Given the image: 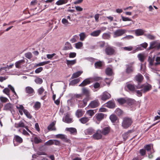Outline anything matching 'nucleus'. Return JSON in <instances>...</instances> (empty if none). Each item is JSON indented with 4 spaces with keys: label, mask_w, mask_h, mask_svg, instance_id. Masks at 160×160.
Returning <instances> with one entry per match:
<instances>
[{
    "label": "nucleus",
    "mask_w": 160,
    "mask_h": 160,
    "mask_svg": "<svg viewBox=\"0 0 160 160\" xmlns=\"http://www.w3.org/2000/svg\"><path fill=\"white\" fill-rule=\"evenodd\" d=\"M40 107L41 103L39 102H36L34 106V107L36 110L40 108Z\"/></svg>",
    "instance_id": "nucleus-57"
},
{
    "label": "nucleus",
    "mask_w": 160,
    "mask_h": 160,
    "mask_svg": "<svg viewBox=\"0 0 160 160\" xmlns=\"http://www.w3.org/2000/svg\"><path fill=\"white\" fill-rule=\"evenodd\" d=\"M110 119L112 122H115L118 119V118L114 114H112L110 116Z\"/></svg>",
    "instance_id": "nucleus-34"
},
{
    "label": "nucleus",
    "mask_w": 160,
    "mask_h": 160,
    "mask_svg": "<svg viewBox=\"0 0 160 160\" xmlns=\"http://www.w3.org/2000/svg\"><path fill=\"white\" fill-rule=\"evenodd\" d=\"M131 132V130H129L127 132L124 133L122 135V137L124 140H126L127 139L128 137V134Z\"/></svg>",
    "instance_id": "nucleus-45"
},
{
    "label": "nucleus",
    "mask_w": 160,
    "mask_h": 160,
    "mask_svg": "<svg viewBox=\"0 0 160 160\" xmlns=\"http://www.w3.org/2000/svg\"><path fill=\"white\" fill-rule=\"evenodd\" d=\"M54 144L53 140L50 139L44 143L45 145L50 146Z\"/></svg>",
    "instance_id": "nucleus-52"
},
{
    "label": "nucleus",
    "mask_w": 160,
    "mask_h": 160,
    "mask_svg": "<svg viewBox=\"0 0 160 160\" xmlns=\"http://www.w3.org/2000/svg\"><path fill=\"white\" fill-rule=\"evenodd\" d=\"M157 43V42L156 41L151 42L150 44V46L148 48V49L150 50L154 48H156Z\"/></svg>",
    "instance_id": "nucleus-31"
},
{
    "label": "nucleus",
    "mask_w": 160,
    "mask_h": 160,
    "mask_svg": "<svg viewBox=\"0 0 160 160\" xmlns=\"http://www.w3.org/2000/svg\"><path fill=\"white\" fill-rule=\"evenodd\" d=\"M25 57L29 59H30L32 57V53L30 52H28L25 54Z\"/></svg>",
    "instance_id": "nucleus-55"
},
{
    "label": "nucleus",
    "mask_w": 160,
    "mask_h": 160,
    "mask_svg": "<svg viewBox=\"0 0 160 160\" xmlns=\"http://www.w3.org/2000/svg\"><path fill=\"white\" fill-rule=\"evenodd\" d=\"M110 38V35L109 34L107 33H103L102 35V38L104 39H108Z\"/></svg>",
    "instance_id": "nucleus-46"
},
{
    "label": "nucleus",
    "mask_w": 160,
    "mask_h": 160,
    "mask_svg": "<svg viewBox=\"0 0 160 160\" xmlns=\"http://www.w3.org/2000/svg\"><path fill=\"white\" fill-rule=\"evenodd\" d=\"M25 92L30 96H32L34 93V89L32 87L29 86H28L26 88Z\"/></svg>",
    "instance_id": "nucleus-11"
},
{
    "label": "nucleus",
    "mask_w": 160,
    "mask_h": 160,
    "mask_svg": "<svg viewBox=\"0 0 160 160\" xmlns=\"http://www.w3.org/2000/svg\"><path fill=\"white\" fill-rule=\"evenodd\" d=\"M89 120V119L86 117H84L80 118L79 121L81 123L83 124H85L88 122Z\"/></svg>",
    "instance_id": "nucleus-32"
},
{
    "label": "nucleus",
    "mask_w": 160,
    "mask_h": 160,
    "mask_svg": "<svg viewBox=\"0 0 160 160\" xmlns=\"http://www.w3.org/2000/svg\"><path fill=\"white\" fill-rule=\"evenodd\" d=\"M105 52L107 55H112L114 53L115 50L112 47L108 46L105 48Z\"/></svg>",
    "instance_id": "nucleus-7"
},
{
    "label": "nucleus",
    "mask_w": 160,
    "mask_h": 160,
    "mask_svg": "<svg viewBox=\"0 0 160 160\" xmlns=\"http://www.w3.org/2000/svg\"><path fill=\"white\" fill-rule=\"evenodd\" d=\"M72 48L71 44L68 42H67L65 44V46L63 48L64 50L71 49Z\"/></svg>",
    "instance_id": "nucleus-19"
},
{
    "label": "nucleus",
    "mask_w": 160,
    "mask_h": 160,
    "mask_svg": "<svg viewBox=\"0 0 160 160\" xmlns=\"http://www.w3.org/2000/svg\"><path fill=\"white\" fill-rule=\"evenodd\" d=\"M110 129V127H105L100 131V132L104 135H106L109 133Z\"/></svg>",
    "instance_id": "nucleus-10"
},
{
    "label": "nucleus",
    "mask_w": 160,
    "mask_h": 160,
    "mask_svg": "<svg viewBox=\"0 0 160 160\" xmlns=\"http://www.w3.org/2000/svg\"><path fill=\"white\" fill-rule=\"evenodd\" d=\"M116 113L118 116H122L123 113V112L119 108H117L115 111Z\"/></svg>",
    "instance_id": "nucleus-43"
},
{
    "label": "nucleus",
    "mask_w": 160,
    "mask_h": 160,
    "mask_svg": "<svg viewBox=\"0 0 160 160\" xmlns=\"http://www.w3.org/2000/svg\"><path fill=\"white\" fill-rule=\"evenodd\" d=\"M156 61L157 62H156L154 63V65L155 66H157L158 65H160V57H157L156 59Z\"/></svg>",
    "instance_id": "nucleus-61"
},
{
    "label": "nucleus",
    "mask_w": 160,
    "mask_h": 160,
    "mask_svg": "<svg viewBox=\"0 0 160 160\" xmlns=\"http://www.w3.org/2000/svg\"><path fill=\"white\" fill-rule=\"evenodd\" d=\"M91 83V81L88 79L84 80L79 85V86L84 87L87 85Z\"/></svg>",
    "instance_id": "nucleus-20"
},
{
    "label": "nucleus",
    "mask_w": 160,
    "mask_h": 160,
    "mask_svg": "<svg viewBox=\"0 0 160 160\" xmlns=\"http://www.w3.org/2000/svg\"><path fill=\"white\" fill-rule=\"evenodd\" d=\"M92 136L93 138L95 139H100L102 137V135L101 134L97 132L94 134Z\"/></svg>",
    "instance_id": "nucleus-33"
},
{
    "label": "nucleus",
    "mask_w": 160,
    "mask_h": 160,
    "mask_svg": "<svg viewBox=\"0 0 160 160\" xmlns=\"http://www.w3.org/2000/svg\"><path fill=\"white\" fill-rule=\"evenodd\" d=\"M78 38V36L77 35L74 36L70 40V41L72 43H74L76 41V39Z\"/></svg>",
    "instance_id": "nucleus-60"
},
{
    "label": "nucleus",
    "mask_w": 160,
    "mask_h": 160,
    "mask_svg": "<svg viewBox=\"0 0 160 160\" xmlns=\"http://www.w3.org/2000/svg\"><path fill=\"white\" fill-rule=\"evenodd\" d=\"M105 73L107 75L111 76L113 74L112 70L111 68H108L105 70Z\"/></svg>",
    "instance_id": "nucleus-26"
},
{
    "label": "nucleus",
    "mask_w": 160,
    "mask_h": 160,
    "mask_svg": "<svg viewBox=\"0 0 160 160\" xmlns=\"http://www.w3.org/2000/svg\"><path fill=\"white\" fill-rule=\"evenodd\" d=\"M137 86H135L134 84H132L130 83L127 84V87L128 90L131 92H135Z\"/></svg>",
    "instance_id": "nucleus-12"
},
{
    "label": "nucleus",
    "mask_w": 160,
    "mask_h": 160,
    "mask_svg": "<svg viewBox=\"0 0 160 160\" xmlns=\"http://www.w3.org/2000/svg\"><path fill=\"white\" fill-rule=\"evenodd\" d=\"M24 62L25 60L23 59L15 63L16 67L17 68H19L20 65Z\"/></svg>",
    "instance_id": "nucleus-28"
},
{
    "label": "nucleus",
    "mask_w": 160,
    "mask_h": 160,
    "mask_svg": "<svg viewBox=\"0 0 160 160\" xmlns=\"http://www.w3.org/2000/svg\"><path fill=\"white\" fill-rule=\"evenodd\" d=\"M101 32V30H97L92 32L90 33V35L93 37H98L100 35Z\"/></svg>",
    "instance_id": "nucleus-22"
},
{
    "label": "nucleus",
    "mask_w": 160,
    "mask_h": 160,
    "mask_svg": "<svg viewBox=\"0 0 160 160\" xmlns=\"http://www.w3.org/2000/svg\"><path fill=\"white\" fill-rule=\"evenodd\" d=\"M15 127L16 128H24L25 127V124L22 121H20L18 123H15Z\"/></svg>",
    "instance_id": "nucleus-23"
},
{
    "label": "nucleus",
    "mask_w": 160,
    "mask_h": 160,
    "mask_svg": "<svg viewBox=\"0 0 160 160\" xmlns=\"http://www.w3.org/2000/svg\"><path fill=\"white\" fill-rule=\"evenodd\" d=\"M138 58L139 60L142 62H143L144 61V56L141 54H139L138 55Z\"/></svg>",
    "instance_id": "nucleus-62"
},
{
    "label": "nucleus",
    "mask_w": 160,
    "mask_h": 160,
    "mask_svg": "<svg viewBox=\"0 0 160 160\" xmlns=\"http://www.w3.org/2000/svg\"><path fill=\"white\" fill-rule=\"evenodd\" d=\"M10 90L8 88H5L3 90V92L9 97H10Z\"/></svg>",
    "instance_id": "nucleus-48"
},
{
    "label": "nucleus",
    "mask_w": 160,
    "mask_h": 160,
    "mask_svg": "<svg viewBox=\"0 0 160 160\" xmlns=\"http://www.w3.org/2000/svg\"><path fill=\"white\" fill-rule=\"evenodd\" d=\"M24 113L26 115L27 117L29 119H31L32 118V116L30 113L26 109L24 110Z\"/></svg>",
    "instance_id": "nucleus-49"
},
{
    "label": "nucleus",
    "mask_w": 160,
    "mask_h": 160,
    "mask_svg": "<svg viewBox=\"0 0 160 160\" xmlns=\"http://www.w3.org/2000/svg\"><path fill=\"white\" fill-rule=\"evenodd\" d=\"M136 88L137 89H141L143 88L141 90V91L144 93H146L150 91L152 89V86L149 84L147 85H144V84L142 85L141 86L139 85L137 86Z\"/></svg>",
    "instance_id": "nucleus-2"
},
{
    "label": "nucleus",
    "mask_w": 160,
    "mask_h": 160,
    "mask_svg": "<svg viewBox=\"0 0 160 160\" xmlns=\"http://www.w3.org/2000/svg\"><path fill=\"white\" fill-rule=\"evenodd\" d=\"M66 129L67 131H69L71 133L74 134V133H77V130L75 128H67Z\"/></svg>",
    "instance_id": "nucleus-38"
},
{
    "label": "nucleus",
    "mask_w": 160,
    "mask_h": 160,
    "mask_svg": "<svg viewBox=\"0 0 160 160\" xmlns=\"http://www.w3.org/2000/svg\"><path fill=\"white\" fill-rule=\"evenodd\" d=\"M139 153L141 156H144L146 154V151L144 149H141L139 150Z\"/></svg>",
    "instance_id": "nucleus-59"
},
{
    "label": "nucleus",
    "mask_w": 160,
    "mask_h": 160,
    "mask_svg": "<svg viewBox=\"0 0 160 160\" xmlns=\"http://www.w3.org/2000/svg\"><path fill=\"white\" fill-rule=\"evenodd\" d=\"M84 112L81 109H78L76 112V115L78 118L81 117Z\"/></svg>",
    "instance_id": "nucleus-25"
},
{
    "label": "nucleus",
    "mask_w": 160,
    "mask_h": 160,
    "mask_svg": "<svg viewBox=\"0 0 160 160\" xmlns=\"http://www.w3.org/2000/svg\"><path fill=\"white\" fill-rule=\"evenodd\" d=\"M80 79L79 78L74 79L70 82V84L72 85H73L77 83H78Z\"/></svg>",
    "instance_id": "nucleus-44"
},
{
    "label": "nucleus",
    "mask_w": 160,
    "mask_h": 160,
    "mask_svg": "<svg viewBox=\"0 0 160 160\" xmlns=\"http://www.w3.org/2000/svg\"><path fill=\"white\" fill-rule=\"evenodd\" d=\"M56 138L62 139L64 142L67 143H70V140L68 138L67 136L62 134H58L56 135Z\"/></svg>",
    "instance_id": "nucleus-6"
},
{
    "label": "nucleus",
    "mask_w": 160,
    "mask_h": 160,
    "mask_svg": "<svg viewBox=\"0 0 160 160\" xmlns=\"http://www.w3.org/2000/svg\"><path fill=\"white\" fill-rule=\"evenodd\" d=\"M143 79V76L140 73H138L134 77V80L137 81L138 83H141Z\"/></svg>",
    "instance_id": "nucleus-9"
},
{
    "label": "nucleus",
    "mask_w": 160,
    "mask_h": 160,
    "mask_svg": "<svg viewBox=\"0 0 160 160\" xmlns=\"http://www.w3.org/2000/svg\"><path fill=\"white\" fill-rule=\"evenodd\" d=\"M89 100V97H86V98L83 100V102L84 106H85L87 105V102Z\"/></svg>",
    "instance_id": "nucleus-64"
},
{
    "label": "nucleus",
    "mask_w": 160,
    "mask_h": 160,
    "mask_svg": "<svg viewBox=\"0 0 160 160\" xmlns=\"http://www.w3.org/2000/svg\"><path fill=\"white\" fill-rule=\"evenodd\" d=\"M105 44V43L104 41L99 42L98 43V44L101 48H103L104 47Z\"/></svg>",
    "instance_id": "nucleus-63"
},
{
    "label": "nucleus",
    "mask_w": 160,
    "mask_h": 160,
    "mask_svg": "<svg viewBox=\"0 0 160 160\" xmlns=\"http://www.w3.org/2000/svg\"><path fill=\"white\" fill-rule=\"evenodd\" d=\"M86 113L89 116L92 117L94 115L95 112H94V110H89L87 111Z\"/></svg>",
    "instance_id": "nucleus-53"
},
{
    "label": "nucleus",
    "mask_w": 160,
    "mask_h": 160,
    "mask_svg": "<svg viewBox=\"0 0 160 160\" xmlns=\"http://www.w3.org/2000/svg\"><path fill=\"white\" fill-rule=\"evenodd\" d=\"M86 132L88 134L91 135L94 132V130L92 128H89L86 130Z\"/></svg>",
    "instance_id": "nucleus-51"
},
{
    "label": "nucleus",
    "mask_w": 160,
    "mask_h": 160,
    "mask_svg": "<svg viewBox=\"0 0 160 160\" xmlns=\"http://www.w3.org/2000/svg\"><path fill=\"white\" fill-rule=\"evenodd\" d=\"M83 46V43L81 42H79L75 43V47L77 49L80 48Z\"/></svg>",
    "instance_id": "nucleus-54"
},
{
    "label": "nucleus",
    "mask_w": 160,
    "mask_h": 160,
    "mask_svg": "<svg viewBox=\"0 0 160 160\" xmlns=\"http://www.w3.org/2000/svg\"><path fill=\"white\" fill-rule=\"evenodd\" d=\"M13 140L14 142L15 141L18 143H21L23 142L22 139L17 135H15L14 136Z\"/></svg>",
    "instance_id": "nucleus-14"
},
{
    "label": "nucleus",
    "mask_w": 160,
    "mask_h": 160,
    "mask_svg": "<svg viewBox=\"0 0 160 160\" xmlns=\"http://www.w3.org/2000/svg\"><path fill=\"white\" fill-rule=\"evenodd\" d=\"M34 142L35 144H37L42 142V140L40 137H35L34 138Z\"/></svg>",
    "instance_id": "nucleus-35"
},
{
    "label": "nucleus",
    "mask_w": 160,
    "mask_h": 160,
    "mask_svg": "<svg viewBox=\"0 0 160 160\" xmlns=\"http://www.w3.org/2000/svg\"><path fill=\"white\" fill-rule=\"evenodd\" d=\"M106 106L109 108H114L115 107V104L114 102L112 101H109L106 103Z\"/></svg>",
    "instance_id": "nucleus-15"
},
{
    "label": "nucleus",
    "mask_w": 160,
    "mask_h": 160,
    "mask_svg": "<svg viewBox=\"0 0 160 160\" xmlns=\"http://www.w3.org/2000/svg\"><path fill=\"white\" fill-rule=\"evenodd\" d=\"M62 22L65 26H69L71 24L68 22L67 19L65 18H63L62 19Z\"/></svg>",
    "instance_id": "nucleus-42"
},
{
    "label": "nucleus",
    "mask_w": 160,
    "mask_h": 160,
    "mask_svg": "<svg viewBox=\"0 0 160 160\" xmlns=\"http://www.w3.org/2000/svg\"><path fill=\"white\" fill-rule=\"evenodd\" d=\"M102 66V62L100 61L94 63V66L96 68H100Z\"/></svg>",
    "instance_id": "nucleus-30"
},
{
    "label": "nucleus",
    "mask_w": 160,
    "mask_h": 160,
    "mask_svg": "<svg viewBox=\"0 0 160 160\" xmlns=\"http://www.w3.org/2000/svg\"><path fill=\"white\" fill-rule=\"evenodd\" d=\"M82 72V71H78L74 73L71 78V79H73L79 77Z\"/></svg>",
    "instance_id": "nucleus-21"
},
{
    "label": "nucleus",
    "mask_w": 160,
    "mask_h": 160,
    "mask_svg": "<svg viewBox=\"0 0 160 160\" xmlns=\"http://www.w3.org/2000/svg\"><path fill=\"white\" fill-rule=\"evenodd\" d=\"M0 100L2 103H5L8 101L7 98L2 96L0 97Z\"/></svg>",
    "instance_id": "nucleus-56"
},
{
    "label": "nucleus",
    "mask_w": 160,
    "mask_h": 160,
    "mask_svg": "<svg viewBox=\"0 0 160 160\" xmlns=\"http://www.w3.org/2000/svg\"><path fill=\"white\" fill-rule=\"evenodd\" d=\"M45 90L42 87H41L38 90V93L40 95H41L43 92Z\"/></svg>",
    "instance_id": "nucleus-58"
},
{
    "label": "nucleus",
    "mask_w": 160,
    "mask_h": 160,
    "mask_svg": "<svg viewBox=\"0 0 160 160\" xmlns=\"http://www.w3.org/2000/svg\"><path fill=\"white\" fill-rule=\"evenodd\" d=\"M144 149L148 152H150L152 149V147L150 144L146 145L144 146Z\"/></svg>",
    "instance_id": "nucleus-47"
},
{
    "label": "nucleus",
    "mask_w": 160,
    "mask_h": 160,
    "mask_svg": "<svg viewBox=\"0 0 160 160\" xmlns=\"http://www.w3.org/2000/svg\"><path fill=\"white\" fill-rule=\"evenodd\" d=\"M100 104V103L98 99L93 100L90 102L89 105V107L91 108H95L98 107Z\"/></svg>",
    "instance_id": "nucleus-5"
},
{
    "label": "nucleus",
    "mask_w": 160,
    "mask_h": 160,
    "mask_svg": "<svg viewBox=\"0 0 160 160\" xmlns=\"http://www.w3.org/2000/svg\"><path fill=\"white\" fill-rule=\"evenodd\" d=\"M80 39L81 41H83L86 38L87 36L85 32H81L79 34Z\"/></svg>",
    "instance_id": "nucleus-40"
},
{
    "label": "nucleus",
    "mask_w": 160,
    "mask_h": 160,
    "mask_svg": "<svg viewBox=\"0 0 160 160\" xmlns=\"http://www.w3.org/2000/svg\"><path fill=\"white\" fill-rule=\"evenodd\" d=\"M133 121L130 118L126 117L123 118L122 126L124 129H127L131 126Z\"/></svg>",
    "instance_id": "nucleus-1"
},
{
    "label": "nucleus",
    "mask_w": 160,
    "mask_h": 160,
    "mask_svg": "<svg viewBox=\"0 0 160 160\" xmlns=\"http://www.w3.org/2000/svg\"><path fill=\"white\" fill-rule=\"evenodd\" d=\"M68 2V0H59L56 2V4L58 5H60L65 4L67 3Z\"/></svg>",
    "instance_id": "nucleus-41"
},
{
    "label": "nucleus",
    "mask_w": 160,
    "mask_h": 160,
    "mask_svg": "<svg viewBox=\"0 0 160 160\" xmlns=\"http://www.w3.org/2000/svg\"><path fill=\"white\" fill-rule=\"evenodd\" d=\"M117 101L119 104L121 105L124 104L126 103L127 102V100L123 98H121L118 99Z\"/></svg>",
    "instance_id": "nucleus-37"
},
{
    "label": "nucleus",
    "mask_w": 160,
    "mask_h": 160,
    "mask_svg": "<svg viewBox=\"0 0 160 160\" xmlns=\"http://www.w3.org/2000/svg\"><path fill=\"white\" fill-rule=\"evenodd\" d=\"M136 101L133 99H129L127 100L126 103L129 106H131L135 103Z\"/></svg>",
    "instance_id": "nucleus-39"
},
{
    "label": "nucleus",
    "mask_w": 160,
    "mask_h": 160,
    "mask_svg": "<svg viewBox=\"0 0 160 160\" xmlns=\"http://www.w3.org/2000/svg\"><path fill=\"white\" fill-rule=\"evenodd\" d=\"M144 31L142 29H138L135 30V33L136 36H139L143 35L144 33Z\"/></svg>",
    "instance_id": "nucleus-24"
},
{
    "label": "nucleus",
    "mask_w": 160,
    "mask_h": 160,
    "mask_svg": "<svg viewBox=\"0 0 160 160\" xmlns=\"http://www.w3.org/2000/svg\"><path fill=\"white\" fill-rule=\"evenodd\" d=\"M95 116L98 121H100L104 118V114L102 113H98L96 114Z\"/></svg>",
    "instance_id": "nucleus-16"
},
{
    "label": "nucleus",
    "mask_w": 160,
    "mask_h": 160,
    "mask_svg": "<svg viewBox=\"0 0 160 160\" xmlns=\"http://www.w3.org/2000/svg\"><path fill=\"white\" fill-rule=\"evenodd\" d=\"M55 124V123L54 122H52L48 126V129L49 131H55L56 130V128L54 127Z\"/></svg>",
    "instance_id": "nucleus-18"
},
{
    "label": "nucleus",
    "mask_w": 160,
    "mask_h": 160,
    "mask_svg": "<svg viewBox=\"0 0 160 160\" xmlns=\"http://www.w3.org/2000/svg\"><path fill=\"white\" fill-rule=\"evenodd\" d=\"M134 62H132L126 65V73L128 74H131L133 72L134 70Z\"/></svg>",
    "instance_id": "nucleus-3"
},
{
    "label": "nucleus",
    "mask_w": 160,
    "mask_h": 160,
    "mask_svg": "<svg viewBox=\"0 0 160 160\" xmlns=\"http://www.w3.org/2000/svg\"><path fill=\"white\" fill-rule=\"evenodd\" d=\"M111 97V95L107 92H104L102 94L101 96V99L103 101H105L109 99Z\"/></svg>",
    "instance_id": "nucleus-8"
},
{
    "label": "nucleus",
    "mask_w": 160,
    "mask_h": 160,
    "mask_svg": "<svg viewBox=\"0 0 160 160\" xmlns=\"http://www.w3.org/2000/svg\"><path fill=\"white\" fill-rule=\"evenodd\" d=\"M70 115L67 113L65 118L64 121L67 123H70L72 122V119L70 118Z\"/></svg>",
    "instance_id": "nucleus-17"
},
{
    "label": "nucleus",
    "mask_w": 160,
    "mask_h": 160,
    "mask_svg": "<svg viewBox=\"0 0 160 160\" xmlns=\"http://www.w3.org/2000/svg\"><path fill=\"white\" fill-rule=\"evenodd\" d=\"M126 32V30L124 29H119L114 32L113 37L115 38L122 36Z\"/></svg>",
    "instance_id": "nucleus-4"
},
{
    "label": "nucleus",
    "mask_w": 160,
    "mask_h": 160,
    "mask_svg": "<svg viewBox=\"0 0 160 160\" xmlns=\"http://www.w3.org/2000/svg\"><path fill=\"white\" fill-rule=\"evenodd\" d=\"M17 108L18 109V111L20 114L22 115H23V112H24V107L22 105H19V106H16Z\"/></svg>",
    "instance_id": "nucleus-27"
},
{
    "label": "nucleus",
    "mask_w": 160,
    "mask_h": 160,
    "mask_svg": "<svg viewBox=\"0 0 160 160\" xmlns=\"http://www.w3.org/2000/svg\"><path fill=\"white\" fill-rule=\"evenodd\" d=\"M35 82L36 83L38 84H40L42 83L43 82V80L41 78H37L35 80Z\"/></svg>",
    "instance_id": "nucleus-50"
},
{
    "label": "nucleus",
    "mask_w": 160,
    "mask_h": 160,
    "mask_svg": "<svg viewBox=\"0 0 160 160\" xmlns=\"http://www.w3.org/2000/svg\"><path fill=\"white\" fill-rule=\"evenodd\" d=\"M13 105L10 103H8L6 104L4 107V109L7 111H11L13 108Z\"/></svg>",
    "instance_id": "nucleus-13"
},
{
    "label": "nucleus",
    "mask_w": 160,
    "mask_h": 160,
    "mask_svg": "<svg viewBox=\"0 0 160 160\" xmlns=\"http://www.w3.org/2000/svg\"><path fill=\"white\" fill-rule=\"evenodd\" d=\"M82 93L86 97H89L90 95L89 91L85 88H83L82 89Z\"/></svg>",
    "instance_id": "nucleus-29"
},
{
    "label": "nucleus",
    "mask_w": 160,
    "mask_h": 160,
    "mask_svg": "<svg viewBox=\"0 0 160 160\" xmlns=\"http://www.w3.org/2000/svg\"><path fill=\"white\" fill-rule=\"evenodd\" d=\"M76 62V60L74 59L72 60H66V63L68 65H72L75 64Z\"/></svg>",
    "instance_id": "nucleus-36"
}]
</instances>
